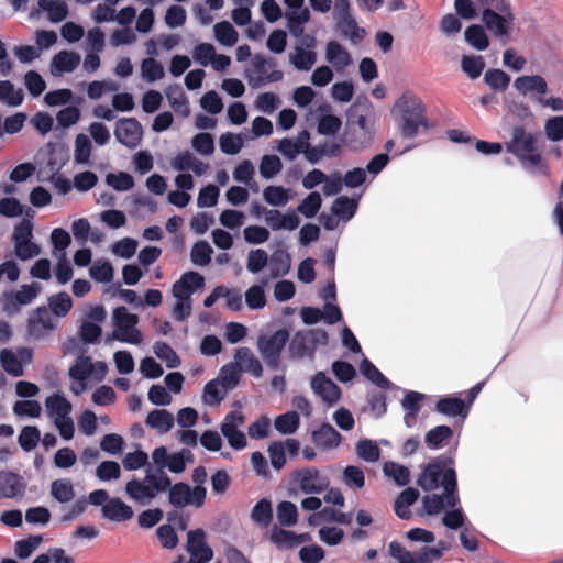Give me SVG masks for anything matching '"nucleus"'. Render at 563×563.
Returning a JSON list of instances; mask_svg holds the SVG:
<instances>
[{
    "mask_svg": "<svg viewBox=\"0 0 563 563\" xmlns=\"http://www.w3.org/2000/svg\"><path fill=\"white\" fill-rule=\"evenodd\" d=\"M300 490L305 494H319L329 485L327 478L320 476L318 468L310 467L298 472Z\"/></svg>",
    "mask_w": 563,
    "mask_h": 563,
    "instance_id": "nucleus-13",
    "label": "nucleus"
},
{
    "mask_svg": "<svg viewBox=\"0 0 563 563\" xmlns=\"http://www.w3.org/2000/svg\"><path fill=\"white\" fill-rule=\"evenodd\" d=\"M336 26L340 33L347 36L354 44L360 43L365 37V30L360 27L352 15L336 18Z\"/></svg>",
    "mask_w": 563,
    "mask_h": 563,
    "instance_id": "nucleus-27",
    "label": "nucleus"
},
{
    "mask_svg": "<svg viewBox=\"0 0 563 563\" xmlns=\"http://www.w3.org/2000/svg\"><path fill=\"white\" fill-rule=\"evenodd\" d=\"M54 328V321L46 307L36 308L27 319V334L34 340L43 339Z\"/></svg>",
    "mask_w": 563,
    "mask_h": 563,
    "instance_id": "nucleus-11",
    "label": "nucleus"
},
{
    "mask_svg": "<svg viewBox=\"0 0 563 563\" xmlns=\"http://www.w3.org/2000/svg\"><path fill=\"white\" fill-rule=\"evenodd\" d=\"M268 262L267 253L262 249L252 250L247 255L246 268L250 273L256 274L261 272Z\"/></svg>",
    "mask_w": 563,
    "mask_h": 563,
    "instance_id": "nucleus-63",
    "label": "nucleus"
},
{
    "mask_svg": "<svg viewBox=\"0 0 563 563\" xmlns=\"http://www.w3.org/2000/svg\"><path fill=\"white\" fill-rule=\"evenodd\" d=\"M300 424V417L297 411H288L279 415L274 421L275 429L283 434L294 433Z\"/></svg>",
    "mask_w": 563,
    "mask_h": 563,
    "instance_id": "nucleus-38",
    "label": "nucleus"
},
{
    "mask_svg": "<svg viewBox=\"0 0 563 563\" xmlns=\"http://www.w3.org/2000/svg\"><path fill=\"white\" fill-rule=\"evenodd\" d=\"M106 181L109 186L118 191H126L134 186L133 177L124 172H120L118 174H108Z\"/></svg>",
    "mask_w": 563,
    "mask_h": 563,
    "instance_id": "nucleus-60",
    "label": "nucleus"
},
{
    "mask_svg": "<svg viewBox=\"0 0 563 563\" xmlns=\"http://www.w3.org/2000/svg\"><path fill=\"white\" fill-rule=\"evenodd\" d=\"M40 286L37 284L22 285L20 290L5 295L4 310L15 311L19 306L31 303L37 296Z\"/></svg>",
    "mask_w": 563,
    "mask_h": 563,
    "instance_id": "nucleus-15",
    "label": "nucleus"
},
{
    "mask_svg": "<svg viewBox=\"0 0 563 563\" xmlns=\"http://www.w3.org/2000/svg\"><path fill=\"white\" fill-rule=\"evenodd\" d=\"M244 421L245 417L241 411H231L225 416L221 424L222 434L234 450H242L247 444L245 434L238 429Z\"/></svg>",
    "mask_w": 563,
    "mask_h": 563,
    "instance_id": "nucleus-10",
    "label": "nucleus"
},
{
    "mask_svg": "<svg viewBox=\"0 0 563 563\" xmlns=\"http://www.w3.org/2000/svg\"><path fill=\"white\" fill-rule=\"evenodd\" d=\"M283 168L282 161L276 155H264L260 165V173L265 179L277 175Z\"/></svg>",
    "mask_w": 563,
    "mask_h": 563,
    "instance_id": "nucleus-58",
    "label": "nucleus"
},
{
    "mask_svg": "<svg viewBox=\"0 0 563 563\" xmlns=\"http://www.w3.org/2000/svg\"><path fill=\"white\" fill-rule=\"evenodd\" d=\"M357 455L366 462H376L380 456V449L371 440H360L356 444Z\"/></svg>",
    "mask_w": 563,
    "mask_h": 563,
    "instance_id": "nucleus-57",
    "label": "nucleus"
},
{
    "mask_svg": "<svg viewBox=\"0 0 563 563\" xmlns=\"http://www.w3.org/2000/svg\"><path fill=\"white\" fill-rule=\"evenodd\" d=\"M23 91L21 89L15 90L11 81H0V101H4L9 106L16 107L23 102Z\"/></svg>",
    "mask_w": 563,
    "mask_h": 563,
    "instance_id": "nucleus-47",
    "label": "nucleus"
},
{
    "mask_svg": "<svg viewBox=\"0 0 563 563\" xmlns=\"http://www.w3.org/2000/svg\"><path fill=\"white\" fill-rule=\"evenodd\" d=\"M166 98L170 104V107L180 114L188 115L189 107L188 100L184 93V90L180 85L174 84L169 85L165 90Z\"/></svg>",
    "mask_w": 563,
    "mask_h": 563,
    "instance_id": "nucleus-28",
    "label": "nucleus"
},
{
    "mask_svg": "<svg viewBox=\"0 0 563 563\" xmlns=\"http://www.w3.org/2000/svg\"><path fill=\"white\" fill-rule=\"evenodd\" d=\"M102 516L111 521L123 522L130 520L134 512L132 508L120 498H112L103 505Z\"/></svg>",
    "mask_w": 563,
    "mask_h": 563,
    "instance_id": "nucleus-21",
    "label": "nucleus"
},
{
    "mask_svg": "<svg viewBox=\"0 0 563 563\" xmlns=\"http://www.w3.org/2000/svg\"><path fill=\"white\" fill-rule=\"evenodd\" d=\"M38 5L48 13V19L54 23L62 22L68 15V7L62 0H38Z\"/></svg>",
    "mask_w": 563,
    "mask_h": 563,
    "instance_id": "nucleus-33",
    "label": "nucleus"
},
{
    "mask_svg": "<svg viewBox=\"0 0 563 563\" xmlns=\"http://www.w3.org/2000/svg\"><path fill=\"white\" fill-rule=\"evenodd\" d=\"M547 137L552 142L563 140V117L556 115L547 120L544 124Z\"/></svg>",
    "mask_w": 563,
    "mask_h": 563,
    "instance_id": "nucleus-64",
    "label": "nucleus"
},
{
    "mask_svg": "<svg viewBox=\"0 0 563 563\" xmlns=\"http://www.w3.org/2000/svg\"><path fill=\"white\" fill-rule=\"evenodd\" d=\"M142 76L145 80L153 82L164 77L163 65L154 58H145L141 65Z\"/></svg>",
    "mask_w": 563,
    "mask_h": 563,
    "instance_id": "nucleus-52",
    "label": "nucleus"
},
{
    "mask_svg": "<svg viewBox=\"0 0 563 563\" xmlns=\"http://www.w3.org/2000/svg\"><path fill=\"white\" fill-rule=\"evenodd\" d=\"M484 82L495 91H505L510 84V76L501 69L490 68L484 75Z\"/></svg>",
    "mask_w": 563,
    "mask_h": 563,
    "instance_id": "nucleus-39",
    "label": "nucleus"
},
{
    "mask_svg": "<svg viewBox=\"0 0 563 563\" xmlns=\"http://www.w3.org/2000/svg\"><path fill=\"white\" fill-rule=\"evenodd\" d=\"M309 163L317 164L323 156L335 157L341 154V145L338 143H327L320 144L318 146H312V150L309 151Z\"/></svg>",
    "mask_w": 563,
    "mask_h": 563,
    "instance_id": "nucleus-50",
    "label": "nucleus"
},
{
    "mask_svg": "<svg viewBox=\"0 0 563 563\" xmlns=\"http://www.w3.org/2000/svg\"><path fill=\"white\" fill-rule=\"evenodd\" d=\"M212 247L206 241H198L194 244L190 253L191 262L198 266H206L211 262Z\"/></svg>",
    "mask_w": 563,
    "mask_h": 563,
    "instance_id": "nucleus-48",
    "label": "nucleus"
},
{
    "mask_svg": "<svg viewBox=\"0 0 563 563\" xmlns=\"http://www.w3.org/2000/svg\"><path fill=\"white\" fill-rule=\"evenodd\" d=\"M114 136L119 143L133 150L142 141L143 129L136 119L123 118L118 120L115 124Z\"/></svg>",
    "mask_w": 563,
    "mask_h": 563,
    "instance_id": "nucleus-9",
    "label": "nucleus"
},
{
    "mask_svg": "<svg viewBox=\"0 0 563 563\" xmlns=\"http://www.w3.org/2000/svg\"><path fill=\"white\" fill-rule=\"evenodd\" d=\"M80 63L79 54L62 51L52 60V65L60 73H71Z\"/></svg>",
    "mask_w": 563,
    "mask_h": 563,
    "instance_id": "nucleus-34",
    "label": "nucleus"
},
{
    "mask_svg": "<svg viewBox=\"0 0 563 563\" xmlns=\"http://www.w3.org/2000/svg\"><path fill=\"white\" fill-rule=\"evenodd\" d=\"M452 429L449 426H437L426 434V443L431 449L441 448L451 437Z\"/></svg>",
    "mask_w": 563,
    "mask_h": 563,
    "instance_id": "nucleus-41",
    "label": "nucleus"
},
{
    "mask_svg": "<svg viewBox=\"0 0 563 563\" xmlns=\"http://www.w3.org/2000/svg\"><path fill=\"white\" fill-rule=\"evenodd\" d=\"M289 60L296 69L309 71L317 62V53L302 46H296L295 53L289 55Z\"/></svg>",
    "mask_w": 563,
    "mask_h": 563,
    "instance_id": "nucleus-29",
    "label": "nucleus"
},
{
    "mask_svg": "<svg viewBox=\"0 0 563 563\" xmlns=\"http://www.w3.org/2000/svg\"><path fill=\"white\" fill-rule=\"evenodd\" d=\"M540 133L528 132L525 126L511 129V136L506 142V151L512 154L527 170L540 169L543 166L542 147L539 145Z\"/></svg>",
    "mask_w": 563,
    "mask_h": 563,
    "instance_id": "nucleus-1",
    "label": "nucleus"
},
{
    "mask_svg": "<svg viewBox=\"0 0 563 563\" xmlns=\"http://www.w3.org/2000/svg\"><path fill=\"white\" fill-rule=\"evenodd\" d=\"M51 495L60 504H66L75 498V490L70 479L58 478L51 484Z\"/></svg>",
    "mask_w": 563,
    "mask_h": 563,
    "instance_id": "nucleus-31",
    "label": "nucleus"
},
{
    "mask_svg": "<svg viewBox=\"0 0 563 563\" xmlns=\"http://www.w3.org/2000/svg\"><path fill=\"white\" fill-rule=\"evenodd\" d=\"M311 439L317 446L331 450L339 446L342 435L330 423H322L312 432Z\"/></svg>",
    "mask_w": 563,
    "mask_h": 563,
    "instance_id": "nucleus-19",
    "label": "nucleus"
},
{
    "mask_svg": "<svg viewBox=\"0 0 563 563\" xmlns=\"http://www.w3.org/2000/svg\"><path fill=\"white\" fill-rule=\"evenodd\" d=\"M514 87L521 95L538 93L541 98L548 92V84L540 75H523L516 78Z\"/></svg>",
    "mask_w": 563,
    "mask_h": 563,
    "instance_id": "nucleus-18",
    "label": "nucleus"
},
{
    "mask_svg": "<svg viewBox=\"0 0 563 563\" xmlns=\"http://www.w3.org/2000/svg\"><path fill=\"white\" fill-rule=\"evenodd\" d=\"M309 344H311L309 332H297L289 344L290 355L298 358H301L307 354L312 355L314 346H309Z\"/></svg>",
    "mask_w": 563,
    "mask_h": 563,
    "instance_id": "nucleus-32",
    "label": "nucleus"
},
{
    "mask_svg": "<svg viewBox=\"0 0 563 563\" xmlns=\"http://www.w3.org/2000/svg\"><path fill=\"white\" fill-rule=\"evenodd\" d=\"M321 205V195L318 191H312L298 206V211L306 218H313L320 210Z\"/></svg>",
    "mask_w": 563,
    "mask_h": 563,
    "instance_id": "nucleus-53",
    "label": "nucleus"
},
{
    "mask_svg": "<svg viewBox=\"0 0 563 563\" xmlns=\"http://www.w3.org/2000/svg\"><path fill=\"white\" fill-rule=\"evenodd\" d=\"M357 201L346 196L338 197L331 207L332 213L343 220H350L356 212Z\"/></svg>",
    "mask_w": 563,
    "mask_h": 563,
    "instance_id": "nucleus-35",
    "label": "nucleus"
},
{
    "mask_svg": "<svg viewBox=\"0 0 563 563\" xmlns=\"http://www.w3.org/2000/svg\"><path fill=\"white\" fill-rule=\"evenodd\" d=\"M310 13L308 9H303L302 11L298 12H290L287 14V26L289 29V32L298 37L301 36L303 33V24L309 21Z\"/></svg>",
    "mask_w": 563,
    "mask_h": 563,
    "instance_id": "nucleus-56",
    "label": "nucleus"
},
{
    "mask_svg": "<svg viewBox=\"0 0 563 563\" xmlns=\"http://www.w3.org/2000/svg\"><path fill=\"white\" fill-rule=\"evenodd\" d=\"M71 307L73 300L70 296L65 291L58 292L48 298V308L56 317H66Z\"/></svg>",
    "mask_w": 563,
    "mask_h": 563,
    "instance_id": "nucleus-37",
    "label": "nucleus"
},
{
    "mask_svg": "<svg viewBox=\"0 0 563 563\" xmlns=\"http://www.w3.org/2000/svg\"><path fill=\"white\" fill-rule=\"evenodd\" d=\"M325 59L336 69H343L352 63L350 53L336 41L327 44Z\"/></svg>",
    "mask_w": 563,
    "mask_h": 563,
    "instance_id": "nucleus-23",
    "label": "nucleus"
},
{
    "mask_svg": "<svg viewBox=\"0 0 563 563\" xmlns=\"http://www.w3.org/2000/svg\"><path fill=\"white\" fill-rule=\"evenodd\" d=\"M236 365L240 369L252 374L254 377H261L263 374V367L261 362L253 355L249 347H239L235 351Z\"/></svg>",
    "mask_w": 563,
    "mask_h": 563,
    "instance_id": "nucleus-22",
    "label": "nucleus"
},
{
    "mask_svg": "<svg viewBox=\"0 0 563 563\" xmlns=\"http://www.w3.org/2000/svg\"><path fill=\"white\" fill-rule=\"evenodd\" d=\"M291 266V256L283 240L276 241L275 250L271 256V275L278 278L288 274Z\"/></svg>",
    "mask_w": 563,
    "mask_h": 563,
    "instance_id": "nucleus-14",
    "label": "nucleus"
},
{
    "mask_svg": "<svg viewBox=\"0 0 563 563\" xmlns=\"http://www.w3.org/2000/svg\"><path fill=\"white\" fill-rule=\"evenodd\" d=\"M207 490L203 486H196L194 489L186 483L179 482L169 488V503L175 508H184L192 505L197 508L205 504Z\"/></svg>",
    "mask_w": 563,
    "mask_h": 563,
    "instance_id": "nucleus-6",
    "label": "nucleus"
},
{
    "mask_svg": "<svg viewBox=\"0 0 563 563\" xmlns=\"http://www.w3.org/2000/svg\"><path fill=\"white\" fill-rule=\"evenodd\" d=\"M396 107L400 113L399 130L404 139H413L418 135L420 128L431 129L427 115V107L420 97L411 93H404L397 101Z\"/></svg>",
    "mask_w": 563,
    "mask_h": 563,
    "instance_id": "nucleus-2",
    "label": "nucleus"
},
{
    "mask_svg": "<svg viewBox=\"0 0 563 563\" xmlns=\"http://www.w3.org/2000/svg\"><path fill=\"white\" fill-rule=\"evenodd\" d=\"M289 340V332L286 329L275 331L271 335H260L257 349L272 369H277L280 364L282 352Z\"/></svg>",
    "mask_w": 563,
    "mask_h": 563,
    "instance_id": "nucleus-3",
    "label": "nucleus"
},
{
    "mask_svg": "<svg viewBox=\"0 0 563 563\" xmlns=\"http://www.w3.org/2000/svg\"><path fill=\"white\" fill-rule=\"evenodd\" d=\"M41 405L37 400H18L13 405V412L16 416L23 417H30V418H38L41 416Z\"/></svg>",
    "mask_w": 563,
    "mask_h": 563,
    "instance_id": "nucleus-59",
    "label": "nucleus"
},
{
    "mask_svg": "<svg viewBox=\"0 0 563 563\" xmlns=\"http://www.w3.org/2000/svg\"><path fill=\"white\" fill-rule=\"evenodd\" d=\"M464 36L465 41L477 51H484L489 45L487 34L485 33V30L482 25H470L465 30Z\"/></svg>",
    "mask_w": 563,
    "mask_h": 563,
    "instance_id": "nucleus-36",
    "label": "nucleus"
},
{
    "mask_svg": "<svg viewBox=\"0 0 563 563\" xmlns=\"http://www.w3.org/2000/svg\"><path fill=\"white\" fill-rule=\"evenodd\" d=\"M41 536H30L15 542V554L19 559H27L42 542Z\"/></svg>",
    "mask_w": 563,
    "mask_h": 563,
    "instance_id": "nucleus-61",
    "label": "nucleus"
},
{
    "mask_svg": "<svg viewBox=\"0 0 563 563\" xmlns=\"http://www.w3.org/2000/svg\"><path fill=\"white\" fill-rule=\"evenodd\" d=\"M435 411L449 417H463L468 415L466 401L459 397H442L435 402Z\"/></svg>",
    "mask_w": 563,
    "mask_h": 563,
    "instance_id": "nucleus-20",
    "label": "nucleus"
},
{
    "mask_svg": "<svg viewBox=\"0 0 563 563\" xmlns=\"http://www.w3.org/2000/svg\"><path fill=\"white\" fill-rule=\"evenodd\" d=\"M26 484L24 478L13 472H0V498H14L23 495Z\"/></svg>",
    "mask_w": 563,
    "mask_h": 563,
    "instance_id": "nucleus-16",
    "label": "nucleus"
},
{
    "mask_svg": "<svg viewBox=\"0 0 563 563\" xmlns=\"http://www.w3.org/2000/svg\"><path fill=\"white\" fill-rule=\"evenodd\" d=\"M251 519L260 527H268L273 520V507L271 500L267 498L260 499L252 508Z\"/></svg>",
    "mask_w": 563,
    "mask_h": 563,
    "instance_id": "nucleus-30",
    "label": "nucleus"
},
{
    "mask_svg": "<svg viewBox=\"0 0 563 563\" xmlns=\"http://www.w3.org/2000/svg\"><path fill=\"white\" fill-rule=\"evenodd\" d=\"M0 363L8 374L14 377L23 375L22 363L11 350L4 349L0 352Z\"/></svg>",
    "mask_w": 563,
    "mask_h": 563,
    "instance_id": "nucleus-45",
    "label": "nucleus"
},
{
    "mask_svg": "<svg viewBox=\"0 0 563 563\" xmlns=\"http://www.w3.org/2000/svg\"><path fill=\"white\" fill-rule=\"evenodd\" d=\"M361 373L377 387L387 389L390 382L380 373V371L367 358H364L360 366Z\"/></svg>",
    "mask_w": 563,
    "mask_h": 563,
    "instance_id": "nucleus-40",
    "label": "nucleus"
},
{
    "mask_svg": "<svg viewBox=\"0 0 563 563\" xmlns=\"http://www.w3.org/2000/svg\"><path fill=\"white\" fill-rule=\"evenodd\" d=\"M462 70L471 78L476 79L485 68V60L482 56H463L461 60Z\"/></svg>",
    "mask_w": 563,
    "mask_h": 563,
    "instance_id": "nucleus-51",
    "label": "nucleus"
},
{
    "mask_svg": "<svg viewBox=\"0 0 563 563\" xmlns=\"http://www.w3.org/2000/svg\"><path fill=\"white\" fill-rule=\"evenodd\" d=\"M213 31L217 41L222 45L233 46L238 42V32L228 21L217 23L213 27Z\"/></svg>",
    "mask_w": 563,
    "mask_h": 563,
    "instance_id": "nucleus-43",
    "label": "nucleus"
},
{
    "mask_svg": "<svg viewBox=\"0 0 563 563\" xmlns=\"http://www.w3.org/2000/svg\"><path fill=\"white\" fill-rule=\"evenodd\" d=\"M277 519L283 527H292L298 521V509L291 501H280L277 505Z\"/></svg>",
    "mask_w": 563,
    "mask_h": 563,
    "instance_id": "nucleus-42",
    "label": "nucleus"
},
{
    "mask_svg": "<svg viewBox=\"0 0 563 563\" xmlns=\"http://www.w3.org/2000/svg\"><path fill=\"white\" fill-rule=\"evenodd\" d=\"M383 471L385 475L391 477L398 486H406L410 482V471L401 464L386 462Z\"/></svg>",
    "mask_w": 563,
    "mask_h": 563,
    "instance_id": "nucleus-44",
    "label": "nucleus"
},
{
    "mask_svg": "<svg viewBox=\"0 0 563 563\" xmlns=\"http://www.w3.org/2000/svg\"><path fill=\"white\" fill-rule=\"evenodd\" d=\"M514 21L515 15L511 10L508 12H498L490 9H483L482 11V22L485 27L498 38L509 36Z\"/></svg>",
    "mask_w": 563,
    "mask_h": 563,
    "instance_id": "nucleus-8",
    "label": "nucleus"
},
{
    "mask_svg": "<svg viewBox=\"0 0 563 563\" xmlns=\"http://www.w3.org/2000/svg\"><path fill=\"white\" fill-rule=\"evenodd\" d=\"M93 372V364L90 357L80 356L76 363L69 368V376L78 382H85Z\"/></svg>",
    "mask_w": 563,
    "mask_h": 563,
    "instance_id": "nucleus-49",
    "label": "nucleus"
},
{
    "mask_svg": "<svg viewBox=\"0 0 563 563\" xmlns=\"http://www.w3.org/2000/svg\"><path fill=\"white\" fill-rule=\"evenodd\" d=\"M311 388L324 402L333 405L341 397L340 387L325 376L323 372L317 373L311 380Z\"/></svg>",
    "mask_w": 563,
    "mask_h": 563,
    "instance_id": "nucleus-12",
    "label": "nucleus"
},
{
    "mask_svg": "<svg viewBox=\"0 0 563 563\" xmlns=\"http://www.w3.org/2000/svg\"><path fill=\"white\" fill-rule=\"evenodd\" d=\"M125 492L133 500L145 504L156 497L152 484L145 483L137 479H132L126 483Z\"/></svg>",
    "mask_w": 563,
    "mask_h": 563,
    "instance_id": "nucleus-24",
    "label": "nucleus"
},
{
    "mask_svg": "<svg viewBox=\"0 0 563 563\" xmlns=\"http://www.w3.org/2000/svg\"><path fill=\"white\" fill-rule=\"evenodd\" d=\"M263 196L265 201L272 206H285L289 201L288 189L282 186H267Z\"/></svg>",
    "mask_w": 563,
    "mask_h": 563,
    "instance_id": "nucleus-55",
    "label": "nucleus"
},
{
    "mask_svg": "<svg viewBox=\"0 0 563 563\" xmlns=\"http://www.w3.org/2000/svg\"><path fill=\"white\" fill-rule=\"evenodd\" d=\"M47 412L55 419L69 417L71 412V404L62 394H53L45 400Z\"/></svg>",
    "mask_w": 563,
    "mask_h": 563,
    "instance_id": "nucleus-26",
    "label": "nucleus"
},
{
    "mask_svg": "<svg viewBox=\"0 0 563 563\" xmlns=\"http://www.w3.org/2000/svg\"><path fill=\"white\" fill-rule=\"evenodd\" d=\"M40 440V430L33 426L24 427L21 430L20 435L18 438L20 446L26 452H30L33 449H35Z\"/></svg>",
    "mask_w": 563,
    "mask_h": 563,
    "instance_id": "nucleus-54",
    "label": "nucleus"
},
{
    "mask_svg": "<svg viewBox=\"0 0 563 563\" xmlns=\"http://www.w3.org/2000/svg\"><path fill=\"white\" fill-rule=\"evenodd\" d=\"M145 423L159 433H167L174 427V416L165 409H155L148 412Z\"/></svg>",
    "mask_w": 563,
    "mask_h": 563,
    "instance_id": "nucleus-25",
    "label": "nucleus"
},
{
    "mask_svg": "<svg viewBox=\"0 0 563 563\" xmlns=\"http://www.w3.org/2000/svg\"><path fill=\"white\" fill-rule=\"evenodd\" d=\"M155 355L166 363L168 368H176L180 365L177 353L166 342L158 341L153 346Z\"/></svg>",
    "mask_w": 563,
    "mask_h": 563,
    "instance_id": "nucleus-46",
    "label": "nucleus"
},
{
    "mask_svg": "<svg viewBox=\"0 0 563 563\" xmlns=\"http://www.w3.org/2000/svg\"><path fill=\"white\" fill-rule=\"evenodd\" d=\"M309 539L308 533L297 534L294 531L283 529L278 526L272 528L271 541L278 549H292Z\"/></svg>",
    "mask_w": 563,
    "mask_h": 563,
    "instance_id": "nucleus-17",
    "label": "nucleus"
},
{
    "mask_svg": "<svg viewBox=\"0 0 563 563\" xmlns=\"http://www.w3.org/2000/svg\"><path fill=\"white\" fill-rule=\"evenodd\" d=\"M452 467H448L442 457L433 459L421 471L417 484L426 492H431L440 486H445V476Z\"/></svg>",
    "mask_w": 563,
    "mask_h": 563,
    "instance_id": "nucleus-7",
    "label": "nucleus"
},
{
    "mask_svg": "<svg viewBox=\"0 0 563 563\" xmlns=\"http://www.w3.org/2000/svg\"><path fill=\"white\" fill-rule=\"evenodd\" d=\"M276 66L277 63L274 58L256 54L252 59V74L247 75L249 82L256 87L280 81L284 78V73L274 69Z\"/></svg>",
    "mask_w": 563,
    "mask_h": 563,
    "instance_id": "nucleus-5",
    "label": "nucleus"
},
{
    "mask_svg": "<svg viewBox=\"0 0 563 563\" xmlns=\"http://www.w3.org/2000/svg\"><path fill=\"white\" fill-rule=\"evenodd\" d=\"M113 319L117 330L114 339L130 344H139L142 341L141 332L135 328L139 317L130 313L125 307H118L113 310Z\"/></svg>",
    "mask_w": 563,
    "mask_h": 563,
    "instance_id": "nucleus-4",
    "label": "nucleus"
},
{
    "mask_svg": "<svg viewBox=\"0 0 563 563\" xmlns=\"http://www.w3.org/2000/svg\"><path fill=\"white\" fill-rule=\"evenodd\" d=\"M91 142L85 134H78L75 140V161L80 164L88 163L91 155Z\"/></svg>",
    "mask_w": 563,
    "mask_h": 563,
    "instance_id": "nucleus-62",
    "label": "nucleus"
}]
</instances>
